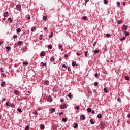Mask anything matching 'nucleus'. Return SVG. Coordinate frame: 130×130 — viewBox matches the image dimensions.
<instances>
[{
    "instance_id": "46",
    "label": "nucleus",
    "mask_w": 130,
    "mask_h": 130,
    "mask_svg": "<svg viewBox=\"0 0 130 130\" xmlns=\"http://www.w3.org/2000/svg\"><path fill=\"white\" fill-rule=\"evenodd\" d=\"M123 40H125V38L124 37H123V38H121V39H120L121 41H122Z\"/></svg>"
},
{
    "instance_id": "50",
    "label": "nucleus",
    "mask_w": 130,
    "mask_h": 130,
    "mask_svg": "<svg viewBox=\"0 0 130 130\" xmlns=\"http://www.w3.org/2000/svg\"><path fill=\"white\" fill-rule=\"evenodd\" d=\"M87 53H88V51H86V52H84V55H85V56H87Z\"/></svg>"
},
{
    "instance_id": "18",
    "label": "nucleus",
    "mask_w": 130,
    "mask_h": 130,
    "mask_svg": "<svg viewBox=\"0 0 130 130\" xmlns=\"http://www.w3.org/2000/svg\"><path fill=\"white\" fill-rule=\"evenodd\" d=\"M53 112H55V109L52 108V110L51 111V113H53Z\"/></svg>"
},
{
    "instance_id": "40",
    "label": "nucleus",
    "mask_w": 130,
    "mask_h": 130,
    "mask_svg": "<svg viewBox=\"0 0 130 130\" xmlns=\"http://www.w3.org/2000/svg\"><path fill=\"white\" fill-rule=\"evenodd\" d=\"M41 63L43 64V66H44V67L46 66V63H43V62H41Z\"/></svg>"
},
{
    "instance_id": "58",
    "label": "nucleus",
    "mask_w": 130,
    "mask_h": 130,
    "mask_svg": "<svg viewBox=\"0 0 130 130\" xmlns=\"http://www.w3.org/2000/svg\"><path fill=\"white\" fill-rule=\"evenodd\" d=\"M97 92V90L96 89L93 90V93H96Z\"/></svg>"
},
{
    "instance_id": "38",
    "label": "nucleus",
    "mask_w": 130,
    "mask_h": 130,
    "mask_svg": "<svg viewBox=\"0 0 130 130\" xmlns=\"http://www.w3.org/2000/svg\"><path fill=\"white\" fill-rule=\"evenodd\" d=\"M10 106L12 108L15 107V105L14 104H11Z\"/></svg>"
},
{
    "instance_id": "3",
    "label": "nucleus",
    "mask_w": 130,
    "mask_h": 130,
    "mask_svg": "<svg viewBox=\"0 0 130 130\" xmlns=\"http://www.w3.org/2000/svg\"><path fill=\"white\" fill-rule=\"evenodd\" d=\"M101 128L104 129L105 127V123L101 122L100 123Z\"/></svg>"
},
{
    "instance_id": "21",
    "label": "nucleus",
    "mask_w": 130,
    "mask_h": 130,
    "mask_svg": "<svg viewBox=\"0 0 130 130\" xmlns=\"http://www.w3.org/2000/svg\"><path fill=\"white\" fill-rule=\"evenodd\" d=\"M98 117L99 118H102V115H101V114H99L98 115Z\"/></svg>"
},
{
    "instance_id": "42",
    "label": "nucleus",
    "mask_w": 130,
    "mask_h": 130,
    "mask_svg": "<svg viewBox=\"0 0 130 130\" xmlns=\"http://www.w3.org/2000/svg\"><path fill=\"white\" fill-rule=\"evenodd\" d=\"M117 5L118 6V7H120V2H117Z\"/></svg>"
},
{
    "instance_id": "9",
    "label": "nucleus",
    "mask_w": 130,
    "mask_h": 130,
    "mask_svg": "<svg viewBox=\"0 0 130 130\" xmlns=\"http://www.w3.org/2000/svg\"><path fill=\"white\" fill-rule=\"evenodd\" d=\"M125 36H129V33L127 31H124Z\"/></svg>"
},
{
    "instance_id": "43",
    "label": "nucleus",
    "mask_w": 130,
    "mask_h": 130,
    "mask_svg": "<svg viewBox=\"0 0 130 130\" xmlns=\"http://www.w3.org/2000/svg\"><path fill=\"white\" fill-rule=\"evenodd\" d=\"M94 86H98V82H94Z\"/></svg>"
},
{
    "instance_id": "22",
    "label": "nucleus",
    "mask_w": 130,
    "mask_h": 130,
    "mask_svg": "<svg viewBox=\"0 0 130 130\" xmlns=\"http://www.w3.org/2000/svg\"><path fill=\"white\" fill-rule=\"evenodd\" d=\"M87 112H91V111H92V109H91V108H87Z\"/></svg>"
},
{
    "instance_id": "49",
    "label": "nucleus",
    "mask_w": 130,
    "mask_h": 130,
    "mask_svg": "<svg viewBox=\"0 0 130 130\" xmlns=\"http://www.w3.org/2000/svg\"><path fill=\"white\" fill-rule=\"evenodd\" d=\"M0 72H1V73H3L4 72L3 68H0Z\"/></svg>"
},
{
    "instance_id": "37",
    "label": "nucleus",
    "mask_w": 130,
    "mask_h": 130,
    "mask_svg": "<svg viewBox=\"0 0 130 130\" xmlns=\"http://www.w3.org/2000/svg\"><path fill=\"white\" fill-rule=\"evenodd\" d=\"M125 80H126L127 81H128L129 80V77L128 76H126Z\"/></svg>"
},
{
    "instance_id": "62",
    "label": "nucleus",
    "mask_w": 130,
    "mask_h": 130,
    "mask_svg": "<svg viewBox=\"0 0 130 130\" xmlns=\"http://www.w3.org/2000/svg\"><path fill=\"white\" fill-rule=\"evenodd\" d=\"M123 6H125V2L123 3Z\"/></svg>"
},
{
    "instance_id": "8",
    "label": "nucleus",
    "mask_w": 130,
    "mask_h": 130,
    "mask_svg": "<svg viewBox=\"0 0 130 130\" xmlns=\"http://www.w3.org/2000/svg\"><path fill=\"white\" fill-rule=\"evenodd\" d=\"M36 30V27H35V26L32 27L31 28V32H35V31Z\"/></svg>"
},
{
    "instance_id": "10",
    "label": "nucleus",
    "mask_w": 130,
    "mask_h": 130,
    "mask_svg": "<svg viewBox=\"0 0 130 130\" xmlns=\"http://www.w3.org/2000/svg\"><path fill=\"white\" fill-rule=\"evenodd\" d=\"M40 127L41 129H44V124H41Z\"/></svg>"
},
{
    "instance_id": "59",
    "label": "nucleus",
    "mask_w": 130,
    "mask_h": 130,
    "mask_svg": "<svg viewBox=\"0 0 130 130\" xmlns=\"http://www.w3.org/2000/svg\"><path fill=\"white\" fill-rule=\"evenodd\" d=\"M37 111H35V113H34V114H35V115H37Z\"/></svg>"
},
{
    "instance_id": "23",
    "label": "nucleus",
    "mask_w": 130,
    "mask_h": 130,
    "mask_svg": "<svg viewBox=\"0 0 130 130\" xmlns=\"http://www.w3.org/2000/svg\"><path fill=\"white\" fill-rule=\"evenodd\" d=\"M29 63L28 62H23V64L24 65V66H28V64Z\"/></svg>"
},
{
    "instance_id": "20",
    "label": "nucleus",
    "mask_w": 130,
    "mask_h": 130,
    "mask_svg": "<svg viewBox=\"0 0 130 130\" xmlns=\"http://www.w3.org/2000/svg\"><path fill=\"white\" fill-rule=\"evenodd\" d=\"M117 23H118V24H121L122 23V20H118Z\"/></svg>"
},
{
    "instance_id": "35",
    "label": "nucleus",
    "mask_w": 130,
    "mask_h": 130,
    "mask_svg": "<svg viewBox=\"0 0 130 130\" xmlns=\"http://www.w3.org/2000/svg\"><path fill=\"white\" fill-rule=\"evenodd\" d=\"M108 3V1H107V0H104V3L105 4V5H106V4H107Z\"/></svg>"
},
{
    "instance_id": "45",
    "label": "nucleus",
    "mask_w": 130,
    "mask_h": 130,
    "mask_svg": "<svg viewBox=\"0 0 130 130\" xmlns=\"http://www.w3.org/2000/svg\"><path fill=\"white\" fill-rule=\"evenodd\" d=\"M17 111H18V112H22V109H18Z\"/></svg>"
},
{
    "instance_id": "41",
    "label": "nucleus",
    "mask_w": 130,
    "mask_h": 130,
    "mask_svg": "<svg viewBox=\"0 0 130 130\" xmlns=\"http://www.w3.org/2000/svg\"><path fill=\"white\" fill-rule=\"evenodd\" d=\"M18 38V36H17V35H15L14 36H13V38L14 39H16V38Z\"/></svg>"
},
{
    "instance_id": "2",
    "label": "nucleus",
    "mask_w": 130,
    "mask_h": 130,
    "mask_svg": "<svg viewBox=\"0 0 130 130\" xmlns=\"http://www.w3.org/2000/svg\"><path fill=\"white\" fill-rule=\"evenodd\" d=\"M67 108V105L66 104H63L60 106V109H64Z\"/></svg>"
},
{
    "instance_id": "5",
    "label": "nucleus",
    "mask_w": 130,
    "mask_h": 130,
    "mask_svg": "<svg viewBox=\"0 0 130 130\" xmlns=\"http://www.w3.org/2000/svg\"><path fill=\"white\" fill-rule=\"evenodd\" d=\"M72 66H73V67H75V66H76V67H78V64H77V63L75 61H73L72 63Z\"/></svg>"
},
{
    "instance_id": "1",
    "label": "nucleus",
    "mask_w": 130,
    "mask_h": 130,
    "mask_svg": "<svg viewBox=\"0 0 130 130\" xmlns=\"http://www.w3.org/2000/svg\"><path fill=\"white\" fill-rule=\"evenodd\" d=\"M80 119H81V120H85V119H86V116L84 114L81 115L80 116Z\"/></svg>"
},
{
    "instance_id": "24",
    "label": "nucleus",
    "mask_w": 130,
    "mask_h": 130,
    "mask_svg": "<svg viewBox=\"0 0 130 130\" xmlns=\"http://www.w3.org/2000/svg\"><path fill=\"white\" fill-rule=\"evenodd\" d=\"M53 36V32H51V34L49 36V38H52Z\"/></svg>"
},
{
    "instance_id": "32",
    "label": "nucleus",
    "mask_w": 130,
    "mask_h": 130,
    "mask_svg": "<svg viewBox=\"0 0 130 130\" xmlns=\"http://www.w3.org/2000/svg\"><path fill=\"white\" fill-rule=\"evenodd\" d=\"M106 36L107 38H109V37L110 36V34H107Z\"/></svg>"
},
{
    "instance_id": "44",
    "label": "nucleus",
    "mask_w": 130,
    "mask_h": 130,
    "mask_svg": "<svg viewBox=\"0 0 130 130\" xmlns=\"http://www.w3.org/2000/svg\"><path fill=\"white\" fill-rule=\"evenodd\" d=\"M43 20H46L47 19V17L43 16Z\"/></svg>"
},
{
    "instance_id": "56",
    "label": "nucleus",
    "mask_w": 130,
    "mask_h": 130,
    "mask_svg": "<svg viewBox=\"0 0 130 130\" xmlns=\"http://www.w3.org/2000/svg\"><path fill=\"white\" fill-rule=\"evenodd\" d=\"M94 77H98V74L95 73V75H94Z\"/></svg>"
},
{
    "instance_id": "53",
    "label": "nucleus",
    "mask_w": 130,
    "mask_h": 130,
    "mask_svg": "<svg viewBox=\"0 0 130 130\" xmlns=\"http://www.w3.org/2000/svg\"><path fill=\"white\" fill-rule=\"evenodd\" d=\"M91 113H92V114H95V111L94 110H92L91 111Z\"/></svg>"
},
{
    "instance_id": "30",
    "label": "nucleus",
    "mask_w": 130,
    "mask_h": 130,
    "mask_svg": "<svg viewBox=\"0 0 130 130\" xmlns=\"http://www.w3.org/2000/svg\"><path fill=\"white\" fill-rule=\"evenodd\" d=\"M62 68H65V69H68V66H66V64L62 65Z\"/></svg>"
},
{
    "instance_id": "64",
    "label": "nucleus",
    "mask_w": 130,
    "mask_h": 130,
    "mask_svg": "<svg viewBox=\"0 0 130 130\" xmlns=\"http://www.w3.org/2000/svg\"><path fill=\"white\" fill-rule=\"evenodd\" d=\"M2 101L4 102V101H6V99H3V100H2Z\"/></svg>"
},
{
    "instance_id": "47",
    "label": "nucleus",
    "mask_w": 130,
    "mask_h": 130,
    "mask_svg": "<svg viewBox=\"0 0 130 130\" xmlns=\"http://www.w3.org/2000/svg\"><path fill=\"white\" fill-rule=\"evenodd\" d=\"M25 130H29V126H26L25 127Z\"/></svg>"
},
{
    "instance_id": "29",
    "label": "nucleus",
    "mask_w": 130,
    "mask_h": 130,
    "mask_svg": "<svg viewBox=\"0 0 130 130\" xmlns=\"http://www.w3.org/2000/svg\"><path fill=\"white\" fill-rule=\"evenodd\" d=\"M95 54H97V53H99V50H95L94 52Z\"/></svg>"
},
{
    "instance_id": "34",
    "label": "nucleus",
    "mask_w": 130,
    "mask_h": 130,
    "mask_svg": "<svg viewBox=\"0 0 130 130\" xmlns=\"http://www.w3.org/2000/svg\"><path fill=\"white\" fill-rule=\"evenodd\" d=\"M75 125L73 126L74 128H76L77 126H78V124L77 123H75L74 124Z\"/></svg>"
},
{
    "instance_id": "26",
    "label": "nucleus",
    "mask_w": 130,
    "mask_h": 130,
    "mask_svg": "<svg viewBox=\"0 0 130 130\" xmlns=\"http://www.w3.org/2000/svg\"><path fill=\"white\" fill-rule=\"evenodd\" d=\"M9 103H10V102H8L5 103V104L7 107H9V106H10V105H9Z\"/></svg>"
},
{
    "instance_id": "17",
    "label": "nucleus",
    "mask_w": 130,
    "mask_h": 130,
    "mask_svg": "<svg viewBox=\"0 0 130 130\" xmlns=\"http://www.w3.org/2000/svg\"><path fill=\"white\" fill-rule=\"evenodd\" d=\"M8 13H9V12H8V11H6V12L4 13V17H7V16H8Z\"/></svg>"
},
{
    "instance_id": "60",
    "label": "nucleus",
    "mask_w": 130,
    "mask_h": 130,
    "mask_svg": "<svg viewBox=\"0 0 130 130\" xmlns=\"http://www.w3.org/2000/svg\"><path fill=\"white\" fill-rule=\"evenodd\" d=\"M64 57H68V55H67V54H65V55H64Z\"/></svg>"
},
{
    "instance_id": "48",
    "label": "nucleus",
    "mask_w": 130,
    "mask_h": 130,
    "mask_svg": "<svg viewBox=\"0 0 130 130\" xmlns=\"http://www.w3.org/2000/svg\"><path fill=\"white\" fill-rule=\"evenodd\" d=\"M96 44H97V42H95L93 44V46H96Z\"/></svg>"
},
{
    "instance_id": "57",
    "label": "nucleus",
    "mask_w": 130,
    "mask_h": 130,
    "mask_svg": "<svg viewBox=\"0 0 130 130\" xmlns=\"http://www.w3.org/2000/svg\"><path fill=\"white\" fill-rule=\"evenodd\" d=\"M63 101H63V99H60V102H61L62 103V102H63Z\"/></svg>"
},
{
    "instance_id": "13",
    "label": "nucleus",
    "mask_w": 130,
    "mask_h": 130,
    "mask_svg": "<svg viewBox=\"0 0 130 130\" xmlns=\"http://www.w3.org/2000/svg\"><path fill=\"white\" fill-rule=\"evenodd\" d=\"M67 97H69L70 99L72 98V93H71V92H69L67 94Z\"/></svg>"
},
{
    "instance_id": "51",
    "label": "nucleus",
    "mask_w": 130,
    "mask_h": 130,
    "mask_svg": "<svg viewBox=\"0 0 130 130\" xmlns=\"http://www.w3.org/2000/svg\"><path fill=\"white\" fill-rule=\"evenodd\" d=\"M77 55H78V56H80V55H81V54L79 53V52H77Z\"/></svg>"
},
{
    "instance_id": "33",
    "label": "nucleus",
    "mask_w": 130,
    "mask_h": 130,
    "mask_svg": "<svg viewBox=\"0 0 130 130\" xmlns=\"http://www.w3.org/2000/svg\"><path fill=\"white\" fill-rule=\"evenodd\" d=\"M23 42L21 41H19L17 43L18 45H20V44H22Z\"/></svg>"
},
{
    "instance_id": "25",
    "label": "nucleus",
    "mask_w": 130,
    "mask_h": 130,
    "mask_svg": "<svg viewBox=\"0 0 130 130\" xmlns=\"http://www.w3.org/2000/svg\"><path fill=\"white\" fill-rule=\"evenodd\" d=\"M5 84H6L5 82H4V81L2 82V83L1 84V86L4 87V86H5Z\"/></svg>"
},
{
    "instance_id": "55",
    "label": "nucleus",
    "mask_w": 130,
    "mask_h": 130,
    "mask_svg": "<svg viewBox=\"0 0 130 130\" xmlns=\"http://www.w3.org/2000/svg\"><path fill=\"white\" fill-rule=\"evenodd\" d=\"M79 108H80L79 107V106H76V109H77V110H79Z\"/></svg>"
},
{
    "instance_id": "52",
    "label": "nucleus",
    "mask_w": 130,
    "mask_h": 130,
    "mask_svg": "<svg viewBox=\"0 0 130 130\" xmlns=\"http://www.w3.org/2000/svg\"><path fill=\"white\" fill-rule=\"evenodd\" d=\"M62 114H63V112H61L59 114V115L61 116Z\"/></svg>"
},
{
    "instance_id": "12",
    "label": "nucleus",
    "mask_w": 130,
    "mask_h": 130,
    "mask_svg": "<svg viewBox=\"0 0 130 130\" xmlns=\"http://www.w3.org/2000/svg\"><path fill=\"white\" fill-rule=\"evenodd\" d=\"M16 32H17V33H20L21 32V28H18L16 29Z\"/></svg>"
},
{
    "instance_id": "28",
    "label": "nucleus",
    "mask_w": 130,
    "mask_h": 130,
    "mask_svg": "<svg viewBox=\"0 0 130 130\" xmlns=\"http://www.w3.org/2000/svg\"><path fill=\"white\" fill-rule=\"evenodd\" d=\"M83 20H87V18L86 16H84L82 17Z\"/></svg>"
},
{
    "instance_id": "36",
    "label": "nucleus",
    "mask_w": 130,
    "mask_h": 130,
    "mask_svg": "<svg viewBox=\"0 0 130 130\" xmlns=\"http://www.w3.org/2000/svg\"><path fill=\"white\" fill-rule=\"evenodd\" d=\"M8 21H10V23H12L13 22V20H12V18H9L8 19Z\"/></svg>"
},
{
    "instance_id": "11",
    "label": "nucleus",
    "mask_w": 130,
    "mask_h": 130,
    "mask_svg": "<svg viewBox=\"0 0 130 130\" xmlns=\"http://www.w3.org/2000/svg\"><path fill=\"white\" fill-rule=\"evenodd\" d=\"M16 9H17V10H20V9H21V5H17Z\"/></svg>"
},
{
    "instance_id": "27",
    "label": "nucleus",
    "mask_w": 130,
    "mask_h": 130,
    "mask_svg": "<svg viewBox=\"0 0 130 130\" xmlns=\"http://www.w3.org/2000/svg\"><path fill=\"white\" fill-rule=\"evenodd\" d=\"M104 91L105 93H108V91H107V89H106V88H104Z\"/></svg>"
},
{
    "instance_id": "61",
    "label": "nucleus",
    "mask_w": 130,
    "mask_h": 130,
    "mask_svg": "<svg viewBox=\"0 0 130 130\" xmlns=\"http://www.w3.org/2000/svg\"><path fill=\"white\" fill-rule=\"evenodd\" d=\"M89 0H85V3L86 4H87V3H88V2H89Z\"/></svg>"
},
{
    "instance_id": "39",
    "label": "nucleus",
    "mask_w": 130,
    "mask_h": 130,
    "mask_svg": "<svg viewBox=\"0 0 130 130\" xmlns=\"http://www.w3.org/2000/svg\"><path fill=\"white\" fill-rule=\"evenodd\" d=\"M48 48H50V49H52V46L51 45H49L48 46Z\"/></svg>"
},
{
    "instance_id": "31",
    "label": "nucleus",
    "mask_w": 130,
    "mask_h": 130,
    "mask_svg": "<svg viewBox=\"0 0 130 130\" xmlns=\"http://www.w3.org/2000/svg\"><path fill=\"white\" fill-rule=\"evenodd\" d=\"M6 49H7L8 51H9V50H10V49H11V47H10V46L7 47L6 48Z\"/></svg>"
},
{
    "instance_id": "54",
    "label": "nucleus",
    "mask_w": 130,
    "mask_h": 130,
    "mask_svg": "<svg viewBox=\"0 0 130 130\" xmlns=\"http://www.w3.org/2000/svg\"><path fill=\"white\" fill-rule=\"evenodd\" d=\"M3 43H4L3 41L0 42V46H1V45H2V44H3Z\"/></svg>"
},
{
    "instance_id": "19",
    "label": "nucleus",
    "mask_w": 130,
    "mask_h": 130,
    "mask_svg": "<svg viewBox=\"0 0 130 130\" xmlns=\"http://www.w3.org/2000/svg\"><path fill=\"white\" fill-rule=\"evenodd\" d=\"M67 119L66 118H63L62 119V121H64V122H67Z\"/></svg>"
},
{
    "instance_id": "6",
    "label": "nucleus",
    "mask_w": 130,
    "mask_h": 130,
    "mask_svg": "<svg viewBox=\"0 0 130 130\" xmlns=\"http://www.w3.org/2000/svg\"><path fill=\"white\" fill-rule=\"evenodd\" d=\"M14 94L15 95H19V94H20V91L16 90L14 91Z\"/></svg>"
},
{
    "instance_id": "4",
    "label": "nucleus",
    "mask_w": 130,
    "mask_h": 130,
    "mask_svg": "<svg viewBox=\"0 0 130 130\" xmlns=\"http://www.w3.org/2000/svg\"><path fill=\"white\" fill-rule=\"evenodd\" d=\"M127 26L126 25H123V31H126V30H127Z\"/></svg>"
},
{
    "instance_id": "63",
    "label": "nucleus",
    "mask_w": 130,
    "mask_h": 130,
    "mask_svg": "<svg viewBox=\"0 0 130 130\" xmlns=\"http://www.w3.org/2000/svg\"><path fill=\"white\" fill-rule=\"evenodd\" d=\"M88 93H89V94H90V95H92V91H89V92H88Z\"/></svg>"
},
{
    "instance_id": "7",
    "label": "nucleus",
    "mask_w": 130,
    "mask_h": 130,
    "mask_svg": "<svg viewBox=\"0 0 130 130\" xmlns=\"http://www.w3.org/2000/svg\"><path fill=\"white\" fill-rule=\"evenodd\" d=\"M41 56H45L46 54L45 52H41L40 54Z\"/></svg>"
},
{
    "instance_id": "14",
    "label": "nucleus",
    "mask_w": 130,
    "mask_h": 130,
    "mask_svg": "<svg viewBox=\"0 0 130 130\" xmlns=\"http://www.w3.org/2000/svg\"><path fill=\"white\" fill-rule=\"evenodd\" d=\"M59 49H61V51H63V49H62V46L60 45L59 46Z\"/></svg>"
},
{
    "instance_id": "15",
    "label": "nucleus",
    "mask_w": 130,
    "mask_h": 130,
    "mask_svg": "<svg viewBox=\"0 0 130 130\" xmlns=\"http://www.w3.org/2000/svg\"><path fill=\"white\" fill-rule=\"evenodd\" d=\"M50 61H51L52 62H53V61H54V57H51Z\"/></svg>"
},
{
    "instance_id": "16",
    "label": "nucleus",
    "mask_w": 130,
    "mask_h": 130,
    "mask_svg": "<svg viewBox=\"0 0 130 130\" xmlns=\"http://www.w3.org/2000/svg\"><path fill=\"white\" fill-rule=\"evenodd\" d=\"M89 121L91 123V124H95V122L93 121V119H90Z\"/></svg>"
}]
</instances>
